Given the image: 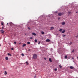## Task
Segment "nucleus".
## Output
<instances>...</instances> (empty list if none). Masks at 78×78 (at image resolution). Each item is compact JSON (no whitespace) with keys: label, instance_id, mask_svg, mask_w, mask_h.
I'll list each match as a JSON object with an SVG mask.
<instances>
[{"label":"nucleus","instance_id":"a878e982","mask_svg":"<svg viewBox=\"0 0 78 78\" xmlns=\"http://www.w3.org/2000/svg\"><path fill=\"white\" fill-rule=\"evenodd\" d=\"M72 42H71L70 43L69 45H72Z\"/></svg>","mask_w":78,"mask_h":78},{"label":"nucleus","instance_id":"4c0bfd02","mask_svg":"<svg viewBox=\"0 0 78 78\" xmlns=\"http://www.w3.org/2000/svg\"><path fill=\"white\" fill-rule=\"evenodd\" d=\"M72 59H74L72 57Z\"/></svg>","mask_w":78,"mask_h":78},{"label":"nucleus","instance_id":"a211bd4d","mask_svg":"<svg viewBox=\"0 0 78 78\" xmlns=\"http://www.w3.org/2000/svg\"><path fill=\"white\" fill-rule=\"evenodd\" d=\"M27 44H30V42H27Z\"/></svg>","mask_w":78,"mask_h":78},{"label":"nucleus","instance_id":"f257e3e1","mask_svg":"<svg viewBox=\"0 0 78 78\" xmlns=\"http://www.w3.org/2000/svg\"><path fill=\"white\" fill-rule=\"evenodd\" d=\"M37 55L36 54H34L33 56V58L34 59H37Z\"/></svg>","mask_w":78,"mask_h":78},{"label":"nucleus","instance_id":"6ab92c4d","mask_svg":"<svg viewBox=\"0 0 78 78\" xmlns=\"http://www.w3.org/2000/svg\"><path fill=\"white\" fill-rule=\"evenodd\" d=\"M8 56H11V54H10L9 53L8 54Z\"/></svg>","mask_w":78,"mask_h":78},{"label":"nucleus","instance_id":"7ed1b4c3","mask_svg":"<svg viewBox=\"0 0 78 78\" xmlns=\"http://www.w3.org/2000/svg\"><path fill=\"white\" fill-rule=\"evenodd\" d=\"M54 29V27H52L50 28V30L51 31H52V30H53Z\"/></svg>","mask_w":78,"mask_h":78},{"label":"nucleus","instance_id":"aec40b11","mask_svg":"<svg viewBox=\"0 0 78 78\" xmlns=\"http://www.w3.org/2000/svg\"><path fill=\"white\" fill-rule=\"evenodd\" d=\"M41 34H44V32H41Z\"/></svg>","mask_w":78,"mask_h":78},{"label":"nucleus","instance_id":"6e6552de","mask_svg":"<svg viewBox=\"0 0 78 78\" xmlns=\"http://www.w3.org/2000/svg\"><path fill=\"white\" fill-rule=\"evenodd\" d=\"M66 32V30H64L62 32V33H64Z\"/></svg>","mask_w":78,"mask_h":78},{"label":"nucleus","instance_id":"9d476101","mask_svg":"<svg viewBox=\"0 0 78 78\" xmlns=\"http://www.w3.org/2000/svg\"><path fill=\"white\" fill-rule=\"evenodd\" d=\"M25 46H26V44H24L23 45V47H25Z\"/></svg>","mask_w":78,"mask_h":78},{"label":"nucleus","instance_id":"cd10ccee","mask_svg":"<svg viewBox=\"0 0 78 78\" xmlns=\"http://www.w3.org/2000/svg\"><path fill=\"white\" fill-rule=\"evenodd\" d=\"M72 52H73V53H74V49H73V51H72Z\"/></svg>","mask_w":78,"mask_h":78},{"label":"nucleus","instance_id":"bb28decb","mask_svg":"<svg viewBox=\"0 0 78 78\" xmlns=\"http://www.w3.org/2000/svg\"><path fill=\"white\" fill-rule=\"evenodd\" d=\"M54 70L55 71H56L57 70V69H55Z\"/></svg>","mask_w":78,"mask_h":78},{"label":"nucleus","instance_id":"b1692460","mask_svg":"<svg viewBox=\"0 0 78 78\" xmlns=\"http://www.w3.org/2000/svg\"><path fill=\"white\" fill-rule=\"evenodd\" d=\"M1 25H3V23L1 22Z\"/></svg>","mask_w":78,"mask_h":78},{"label":"nucleus","instance_id":"9b49d317","mask_svg":"<svg viewBox=\"0 0 78 78\" xmlns=\"http://www.w3.org/2000/svg\"><path fill=\"white\" fill-rule=\"evenodd\" d=\"M49 61H50V62H52V61H51V58H49Z\"/></svg>","mask_w":78,"mask_h":78},{"label":"nucleus","instance_id":"473e14b6","mask_svg":"<svg viewBox=\"0 0 78 78\" xmlns=\"http://www.w3.org/2000/svg\"><path fill=\"white\" fill-rule=\"evenodd\" d=\"M2 29H4V27L3 26V27H2Z\"/></svg>","mask_w":78,"mask_h":78},{"label":"nucleus","instance_id":"c756f323","mask_svg":"<svg viewBox=\"0 0 78 78\" xmlns=\"http://www.w3.org/2000/svg\"><path fill=\"white\" fill-rule=\"evenodd\" d=\"M58 20H60V17H59L58 18Z\"/></svg>","mask_w":78,"mask_h":78},{"label":"nucleus","instance_id":"4468645a","mask_svg":"<svg viewBox=\"0 0 78 78\" xmlns=\"http://www.w3.org/2000/svg\"><path fill=\"white\" fill-rule=\"evenodd\" d=\"M62 29H61L59 30V31L61 32V31H62Z\"/></svg>","mask_w":78,"mask_h":78},{"label":"nucleus","instance_id":"a19ab883","mask_svg":"<svg viewBox=\"0 0 78 78\" xmlns=\"http://www.w3.org/2000/svg\"><path fill=\"white\" fill-rule=\"evenodd\" d=\"M77 58L78 60V56L77 57Z\"/></svg>","mask_w":78,"mask_h":78},{"label":"nucleus","instance_id":"412c9836","mask_svg":"<svg viewBox=\"0 0 78 78\" xmlns=\"http://www.w3.org/2000/svg\"><path fill=\"white\" fill-rule=\"evenodd\" d=\"M59 67L60 68H62V66H61V65H59Z\"/></svg>","mask_w":78,"mask_h":78},{"label":"nucleus","instance_id":"dca6fc26","mask_svg":"<svg viewBox=\"0 0 78 78\" xmlns=\"http://www.w3.org/2000/svg\"><path fill=\"white\" fill-rule=\"evenodd\" d=\"M68 13H69V14H72V12H68Z\"/></svg>","mask_w":78,"mask_h":78},{"label":"nucleus","instance_id":"7c9ffc66","mask_svg":"<svg viewBox=\"0 0 78 78\" xmlns=\"http://www.w3.org/2000/svg\"><path fill=\"white\" fill-rule=\"evenodd\" d=\"M14 44H16V42H14Z\"/></svg>","mask_w":78,"mask_h":78},{"label":"nucleus","instance_id":"c9c22d12","mask_svg":"<svg viewBox=\"0 0 78 78\" xmlns=\"http://www.w3.org/2000/svg\"><path fill=\"white\" fill-rule=\"evenodd\" d=\"M12 23H10V25H11V24H12Z\"/></svg>","mask_w":78,"mask_h":78},{"label":"nucleus","instance_id":"37998d69","mask_svg":"<svg viewBox=\"0 0 78 78\" xmlns=\"http://www.w3.org/2000/svg\"><path fill=\"white\" fill-rule=\"evenodd\" d=\"M0 46H1V44H0Z\"/></svg>","mask_w":78,"mask_h":78},{"label":"nucleus","instance_id":"0eeeda50","mask_svg":"<svg viewBox=\"0 0 78 78\" xmlns=\"http://www.w3.org/2000/svg\"><path fill=\"white\" fill-rule=\"evenodd\" d=\"M62 25H65V24H66V23H65V22H63L62 23Z\"/></svg>","mask_w":78,"mask_h":78},{"label":"nucleus","instance_id":"2f4dec72","mask_svg":"<svg viewBox=\"0 0 78 78\" xmlns=\"http://www.w3.org/2000/svg\"><path fill=\"white\" fill-rule=\"evenodd\" d=\"M11 50H13V48H12Z\"/></svg>","mask_w":78,"mask_h":78},{"label":"nucleus","instance_id":"1a4fd4ad","mask_svg":"<svg viewBox=\"0 0 78 78\" xmlns=\"http://www.w3.org/2000/svg\"><path fill=\"white\" fill-rule=\"evenodd\" d=\"M50 40L49 39H48L46 40V42H50Z\"/></svg>","mask_w":78,"mask_h":78},{"label":"nucleus","instance_id":"4be33fe9","mask_svg":"<svg viewBox=\"0 0 78 78\" xmlns=\"http://www.w3.org/2000/svg\"><path fill=\"white\" fill-rule=\"evenodd\" d=\"M22 56H24V54L23 53L21 54Z\"/></svg>","mask_w":78,"mask_h":78},{"label":"nucleus","instance_id":"79ce46f5","mask_svg":"<svg viewBox=\"0 0 78 78\" xmlns=\"http://www.w3.org/2000/svg\"><path fill=\"white\" fill-rule=\"evenodd\" d=\"M35 77H36V76H35V77H34V78H35Z\"/></svg>","mask_w":78,"mask_h":78},{"label":"nucleus","instance_id":"f8f14e48","mask_svg":"<svg viewBox=\"0 0 78 78\" xmlns=\"http://www.w3.org/2000/svg\"><path fill=\"white\" fill-rule=\"evenodd\" d=\"M4 74L5 75H7V72L6 71H5Z\"/></svg>","mask_w":78,"mask_h":78},{"label":"nucleus","instance_id":"20e7f679","mask_svg":"<svg viewBox=\"0 0 78 78\" xmlns=\"http://www.w3.org/2000/svg\"><path fill=\"white\" fill-rule=\"evenodd\" d=\"M69 68L71 69H74V67L72 66H71L69 67Z\"/></svg>","mask_w":78,"mask_h":78},{"label":"nucleus","instance_id":"39448f33","mask_svg":"<svg viewBox=\"0 0 78 78\" xmlns=\"http://www.w3.org/2000/svg\"><path fill=\"white\" fill-rule=\"evenodd\" d=\"M32 35H33V36H36V34L34 33H32Z\"/></svg>","mask_w":78,"mask_h":78},{"label":"nucleus","instance_id":"72a5a7b5","mask_svg":"<svg viewBox=\"0 0 78 78\" xmlns=\"http://www.w3.org/2000/svg\"><path fill=\"white\" fill-rule=\"evenodd\" d=\"M28 29H29V30H30V27H28Z\"/></svg>","mask_w":78,"mask_h":78},{"label":"nucleus","instance_id":"5701e85b","mask_svg":"<svg viewBox=\"0 0 78 78\" xmlns=\"http://www.w3.org/2000/svg\"><path fill=\"white\" fill-rule=\"evenodd\" d=\"M26 64H27V65H28V62H26Z\"/></svg>","mask_w":78,"mask_h":78},{"label":"nucleus","instance_id":"2eb2a0df","mask_svg":"<svg viewBox=\"0 0 78 78\" xmlns=\"http://www.w3.org/2000/svg\"><path fill=\"white\" fill-rule=\"evenodd\" d=\"M67 55H65V59H67Z\"/></svg>","mask_w":78,"mask_h":78},{"label":"nucleus","instance_id":"c03bdc74","mask_svg":"<svg viewBox=\"0 0 78 78\" xmlns=\"http://www.w3.org/2000/svg\"><path fill=\"white\" fill-rule=\"evenodd\" d=\"M76 13H77V12H76Z\"/></svg>","mask_w":78,"mask_h":78},{"label":"nucleus","instance_id":"ddd939ff","mask_svg":"<svg viewBox=\"0 0 78 78\" xmlns=\"http://www.w3.org/2000/svg\"><path fill=\"white\" fill-rule=\"evenodd\" d=\"M5 59H6V60H8V57H5Z\"/></svg>","mask_w":78,"mask_h":78},{"label":"nucleus","instance_id":"f03ea898","mask_svg":"<svg viewBox=\"0 0 78 78\" xmlns=\"http://www.w3.org/2000/svg\"><path fill=\"white\" fill-rule=\"evenodd\" d=\"M63 14H64V13H59L58 14V15L59 16H62V15H63Z\"/></svg>","mask_w":78,"mask_h":78},{"label":"nucleus","instance_id":"f704fd0d","mask_svg":"<svg viewBox=\"0 0 78 78\" xmlns=\"http://www.w3.org/2000/svg\"><path fill=\"white\" fill-rule=\"evenodd\" d=\"M44 59H45V60H46V59H47V58H44Z\"/></svg>","mask_w":78,"mask_h":78},{"label":"nucleus","instance_id":"ea45409f","mask_svg":"<svg viewBox=\"0 0 78 78\" xmlns=\"http://www.w3.org/2000/svg\"><path fill=\"white\" fill-rule=\"evenodd\" d=\"M8 24H9L8 23H7V25H8Z\"/></svg>","mask_w":78,"mask_h":78},{"label":"nucleus","instance_id":"393cba45","mask_svg":"<svg viewBox=\"0 0 78 78\" xmlns=\"http://www.w3.org/2000/svg\"><path fill=\"white\" fill-rule=\"evenodd\" d=\"M66 36V35H63L62 37H65Z\"/></svg>","mask_w":78,"mask_h":78},{"label":"nucleus","instance_id":"e433bc0d","mask_svg":"<svg viewBox=\"0 0 78 78\" xmlns=\"http://www.w3.org/2000/svg\"><path fill=\"white\" fill-rule=\"evenodd\" d=\"M38 44H40V42H39L38 43Z\"/></svg>","mask_w":78,"mask_h":78},{"label":"nucleus","instance_id":"f3484780","mask_svg":"<svg viewBox=\"0 0 78 78\" xmlns=\"http://www.w3.org/2000/svg\"><path fill=\"white\" fill-rule=\"evenodd\" d=\"M35 42H37V40H36V39H35Z\"/></svg>","mask_w":78,"mask_h":78},{"label":"nucleus","instance_id":"c85d7f7f","mask_svg":"<svg viewBox=\"0 0 78 78\" xmlns=\"http://www.w3.org/2000/svg\"><path fill=\"white\" fill-rule=\"evenodd\" d=\"M30 39H33V37H31L30 38Z\"/></svg>","mask_w":78,"mask_h":78},{"label":"nucleus","instance_id":"423d86ee","mask_svg":"<svg viewBox=\"0 0 78 78\" xmlns=\"http://www.w3.org/2000/svg\"><path fill=\"white\" fill-rule=\"evenodd\" d=\"M1 31L2 32L1 33L2 34H3V33H4V30H1Z\"/></svg>","mask_w":78,"mask_h":78},{"label":"nucleus","instance_id":"58836bf2","mask_svg":"<svg viewBox=\"0 0 78 78\" xmlns=\"http://www.w3.org/2000/svg\"><path fill=\"white\" fill-rule=\"evenodd\" d=\"M76 37H78V35L77 36H76Z\"/></svg>","mask_w":78,"mask_h":78}]
</instances>
